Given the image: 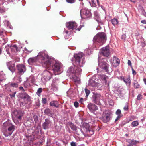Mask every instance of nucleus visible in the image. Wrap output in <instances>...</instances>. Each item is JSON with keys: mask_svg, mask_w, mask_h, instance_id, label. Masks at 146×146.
<instances>
[{"mask_svg": "<svg viewBox=\"0 0 146 146\" xmlns=\"http://www.w3.org/2000/svg\"><path fill=\"white\" fill-rule=\"evenodd\" d=\"M83 56V54L82 53L74 55L76 65L74 68H70V70L71 73L75 74L76 75H79L80 74L82 71L80 67L83 66L84 63L83 61L84 58Z\"/></svg>", "mask_w": 146, "mask_h": 146, "instance_id": "obj_1", "label": "nucleus"}, {"mask_svg": "<svg viewBox=\"0 0 146 146\" xmlns=\"http://www.w3.org/2000/svg\"><path fill=\"white\" fill-rule=\"evenodd\" d=\"M43 66L48 68L51 65V58L49 56L43 52H40L38 55Z\"/></svg>", "mask_w": 146, "mask_h": 146, "instance_id": "obj_2", "label": "nucleus"}, {"mask_svg": "<svg viewBox=\"0 0 146 146\" xmlns=\"http://www.w3.org/2000/svg\"><path fill=\"white\" fill-rule=\"evenodd\" d=\"M106 36L103 33H99L94 37L93 41L100 43V45H102L106 41Z\"/></svg>", "mask_w": 146, "mask_h": 146, "instance_id": "obj_3", "label": "nucleus"}, {"mask_svg": "<svg viewBox=\"0 0 146 146\" xmlns=\"http://www.w3.org/2000/svg\"><path fill=\"white\" fill-rule=\"evenodd\" d=\"M98 66L99 68L104 70L107 73L110 72V70L109 68L110 65L106 62L104 61L103 59L99 60H98Z\"/></svg>", "mask_w": 146, "mask_h": 146, "instance_id": "obj_4", "label": "nucleus"}, {"mask_svg": "<svg viewBox=\"0 0 146 146\" xmlns=\"http://www.w3.org/2000/svg\"><path fill=\"white\" fill-rule=\"evenodd\" d=\"M80 14L82 18H86L91 16V13L90 11L87 9H83L80 10Z\"/></svg>", "mask_w": 146, "mask_h": 146, "instance_id": "obj_5", "label": "nucleus"}, {"mask_svg": "<svg viewBox=\"0 0 146 146\" xmlns=\"http://www.w3.org/2000/svg\"><path fill=\"white\" fill-rule=\"evenodd\" d=\"M110 113L107 111H105L103 113L102 116V121L105 123H107L110 121Z\"/></svg>", "mask_w": 146, "mask_h": 146, "instance_id": "obj_6", "label": "nucleus"}, {"mask_svg": "<svg viewBox=\"0 0 146 146\" xmlns=\"http://www.w3.org/2000/svg\"><path fill=\"white\" fill-rule=\"evenodd\" d=\"M110 48L109 46H107L102 48L101 53L104 56L108 57L110 54Z\"/></svg>", "mask_w": 146, "mask_h": 146, "instance_id": "obj_7", "label": "nucleus"}, {"mask_svg": "<svg viewBox=\"0 0 146 146\" xmlns=\"http://www.w3.org/2000/svg\"><path fill=\"white\" fill-rule=\"evenodd\" d=\"M52 124V123L50 119L47 118L45 119V122L42 124V127L44 129H47L51 126Z\"/></svg>", "mask_w": 146, "mask_h": 146, "instance_id": "obj_8", "label": "nucleus"}, {"mask_svg": "<svg viewBox=\"0 0 146 146\" xmlns=\"http://www.w3.org/2000/svg\"><path fill=\"white\" fill-rule=\"evenodd\" d=\"M66 27L69 29H76L77 27L76 23L74 22H70L66 24Z\"/></svg>", "mask_w": 146, "mask_h": 146, "instance_id": "obj_9", "label": "nucleus"}, {"mask_svg": "<svg viewBox=\"0 0 146 146\" xmlns=\"http://www.w3.org/2000/svg\"><path fill=\"white\" fill-rule=\"evenodd\" d=\"M62 65L59 63H56L52 67L53 70L55 73L56 72L61 71Z\"/></svg>", "mask_w": 146, "mask_h": 146, "instance_id": "obj_10", "label": "nucleus"}, {"mask_svg": "<svg viewBox=\"0 0 146 146\" xmlns=\"http://www.w3.org/2000/svg\"><path fill=\"white\" fill-rule=\"evenodd\" d=\"M16 67L19 74H23L26 70L25 66L23 64H19L16 66Z\"/></svg>", "mask_w": 146, "mask_h": 146, "instance_id": "obj_11", "label": "nucleus"}, {"mask_svg": "<svg viewBox=\"0 0 146 146\" xmlns=\"http://www.w3.org/2000/svg\"><path fill=\"white\" fill-rule=\"evenodd\" d=\"M101 97L100 94H96L92 97V100L93 102L99 104L100 103V100Z\"/></svg>", "mask_w": 146, "mask_h": 146, "instance_id": "obj_12", "label": "nucleus"}, {"mask_svg": "<svg viewBox=\"0 0 146 146\" xmlns=\"http://www.w3.org/2000/svg\"><path fill=\"white\" fill-rule=\"evenodd\" d=\"M7 65L9 70L12 73L15 71V67L14 63L13 61H9L7 62Z\"/></svg>", "mask_w": 146, "mask_h": 146, "instance_id": "obj_13", "label": "nucleus"}, {"mask_svg": "<svg viewBox=\"0 0 146 146\" xmlns=\"http://www.w3.org/2000/svg\"><path fill=\"white\" fill-rule=\"evenodd\" d=\"M44 79L46 81H49L51 78L52 75L49 71L47 70H45L44 72Z\"/></svg>", "mask_w": 146, "mask_h": 146, "instance_id": "obj_14", "label": "nucleus"}, {"mask_svg": "<svg viewBox=\"0 0 146 146\" xmlns=\"http://www.w3.org/2000/svg\"><path fill=\"white\" fill-rule=\"evenodd\" d=\"M95 78L94 77H92L89 81L88 85L92 86L93 87H95L99 86V84L98 83L95 81L94 80Z\"/></svg>", "mask_w": 146, "mask_h": 146, "instance_id": "obj_15", "label": "nucleus"}, {"mask_svg": "<svg viewBox=\"0 0 146 146\" xmlns=\"http://www.w3.org/2000/svg\"><path fill=\"white\" fill-rule=\"evenodd\" d=\"M14 115L16 118L18 119L20 121L21 120V117L23 115V114L20 110H15L14 112Z\"/></svg>", "mask_w": 146, "mask_h": 146, "instance_id": "obj_16", "label": "nucleus"}, {"mask_svg": "<svg viewBox=\"0 0 146 146\" xmlns=\"http://www.w3.org/2000/svg\"><path fill=\"white\" fill-rule=\"evenodd\" d=\"M20 98L23 99H26L28 101H30L31 99L30 96L26 93H21L19 94Z\"/></svg>", "mask_w": 146, "mask_h": 146, "instance_id": "obj_17", "label": "nucleus"}, {"mask_svg": "<svg viewBox=\"0 0 146 146\" xmlns=\"http://www.w3.org/2000/svg\"><path fill=\"white\" fill-rule=\"evenodd\" d=\"M88 107L91 111H96L98 110V107L94 104L90 103L88 104Z\"/></svg>", "mask_w": 146, "mask_h": 146, "instance_id": "obj_18", "label": "nucleus"}, {"mask_svg": "<svg viewBox=\"0 0 146 146\" xmlns=\"http://www.w3.org/2000/svg\"><path fill=\"white\" fill-rule=\"evenodd\" d=\"M120 63L119 60L116 57L114 56L113 58V63L115 64L116 66H118Z\"/></svg>", "mask_w": 146, "mask_h": 146, "instance_id": "obj_19", "label": "nucleus"}, {"mask_svg": "<svg viewBox=\"0 0 146 146\" xmlns=\"http://www.w3.org/2000/svg\"><path fill=\"white\" fill-rule=\"evenodd\" d=\"M50 106H54L56 108L59 107V104L58 102L56 101H53L50 102L49 104Z\"/></svg>", "mask_w": 146, "mask_h": 146, "instance_id": "obj_20", "label": "nucleus"}, {"mask_svg": "<svg viewBox=\"0 0 146 146\" xmlns=\"http://www.w3.org/2000/svg\"><path fill=\"white\" fill-rule=\"evenodd\" d=\"M15 130V126L12 124H10L8 127V130L9 132H11L12 134L13 132Z\"/></svg>", "mask_w": 146, "mask_h": 146, "instance_id": "obj_21", "label": "nucleus"}, {"mask_svg": "<svg viewBox=\"0 0 146 146\" xmlns=\"http://www.w3.org/2000/svg\"><path fill=\"white\" fill-rule=\"evenodd\" d=\"M121 79L123 80L126 84L129 83L130 84L131 83V80L129 77H128L126 78H125L124 77H122Z\"/></svg>", "mask_w": 146, "mask_h": 146, "instance_id": "obj_22", "label": "nucleus"}, {"mask_svg": "<svg viewBox=\"0 0 146 146\" xmlns=\"http://www.w3.org/2000/svg\"><path fill=\"white\" fill-rule=\"evenodd\" d=\"M36 58L35 57L30 58L28 60V62L29 64H31L36 62Z\"/></svg>", "mask_w": 146, "mask_h": 146, "instance_id": "obj_23", "label": "nucleus"}, {"mask_svg": "<svg viewBox=\"0 0 146 146\" xmlns=\"http://www.w3.org/2000/svg\"><path fill=\"white\" fill-rule=\"evenodd\" d=\"M73 80L74 81L78 83H80V79L79 77L77 76H75L73 77Z\"/></svg>", "mask_w": 146, "mask_h": 146, "instance_id": "obj_24", "label": "nucleus"}, {"mask_svg": "<svg viewBox=\"0 0 146 146\" xmlns=\"http://www.w3.org/2000/svg\"><path fill=\"white\" fill-rule=\"evenodd\" d=\"M127 141L131 145H135L136 144L137 142V141L133 139L131 140V139H128L127 140Z\"/></svg>", "mask_w": 146, "mask_h": 146, "instance_id": "obj_25", "label": "nucleus"}, {"mask_svg": "<svg viewBox=\"0 0 146 146\" xmlns=\"http://www.w3.org/2000/svg\"><path fill=\"white\" fill-rule=\"evenodd\" d=\"M111 22L113 25H115L118 23V20L116 19H113L111 20Z\"/></svg>", "mask_w": 146, "mask_h": 146, "instance_id": "obj_26", "label": "nucleus"}, {"mask_svg": "<svg viewBox=\"0 0 146 146\" xmlns=\"http://www.w3.org/2000/svg\"><path fill=\"white\" fill-rule=\"evenodd\" d=\"M69 126L73 130H76L77 128L72 123H70Z\"/></svg>", "mask_w": 146, "mask_h": 146, "instance_id": "obj_27", "label": "nucleus"}, {"mask_svg": "<svg viewBox=\"0 0 146 146\" xmlns=\"http://www.w3.org/2000/svg\"><path fill=\"white\" fill-rule=\"evenodd\" d=\"M3 132L4 135L7 137L10 136L12 134L11 132H9L8 131H4L3 130Z\"/></svg>", "mask_w": 146, "mask_h": 146, "instance_id": "obj_28", "label": "nucleus"}, {"mask_svg": "<svg viewBox=\"0 0 146 146\" xmlns=\"http://www.w3.org/2000/svg\"><path fill=\"white\" fill-rule=\"evenodd\" d=\"M11 124L9 123L8 122H6L4 123L3 125L2 128L4 129L7 127H8Z\"/></svg>", "mask_w": 146, "mask_h": 146, "instance_id": "obj_29", "label": "nucleus"}, {"mask_svg": "<svg viewBox=\"0 0 146 146\" xmlns=\"http://www.w3.org/2000/svg\"><path fill=\"white\" fill-rule=\"evenodd\" d=\"M94 19L99 24H102L103 23L100 17H98L95 18Z\"/></svg>", "mask_w": 146, "mask_h": 146, "instance_id": "obj_30", "label": "nucleus"}, {"mask_svg": "<svg viewBox=\"0 0 146 146\" xmlns=\"http://www.w3.org/2000/svg\"><path fill=\"white\" fill-rule=\"evenodd\" d=\"M5 78L4 77V76L3 75L1 74L0 73V83L3 81L5 80Z\"/></svg>", "mask_w": 146, "mask_h": 146, "instance_id": "obj_31", "label": "nucleus"}, {"mask_svg": "<svg viewBox=\"0 0 146 146\" xmlns=\"http://www.w3.org/2000/svg\"><path fill=\"white\" fill-rule=\"evenodd\" d=\"M100 78L101 79L106 80L108 78V77L105 75L103 74L100 75Z\"/></svg>", "mask_w": 146, "mask_h": 146, "instance_id": "obj_32", "label": "nucleus"}, {"mask_svg": "<svg viewBox=\"0 0 146 146\" xmlns=\"http://www.w3.org/2000/svg\"><path fill=\"white\" fill-rule=\"evenodd\" d=\"M139 123L137 121H134L131 124L133 127L139 125Z\"/></svg>", "mask_w": 146, "mask_h": 146, "instance_id": "obj_33", "label": "nucleus"}, {"mask_svg": "<svg viewBox=\"0 0 146 146\" xmlns=\"http://www.w3.org/2000/svg\"><path fill=\"white\" fill-rule=\"evenodd\" d=\"M44 113L48 115L49 114H50L51 111L49 108H46L44 110Z\"/></svg>", "mask_w": 146, "mask_h": 146, "instance_id": "obj_34", "label": "nucleus"}, {"mask_svg": "<svg viewBox=\"0 0 146 146\" xmlns=\"http://www.w3.org/2000/svg\"><path fill=\"white\" fill-rule=\"evenodd\" d=\"M87 125V131H86L87 132H90V133H91V135H92L94 133L93 131H91L90 130L89 127V126L88 124H86Z\"/></svg>", "mask_w": 146, "mask_h": 146, "instance_id": "obj_35", "label": "nucleus"}, {"mask_svg": "<svg viewBox=\"0 0 146 146\" xmlns=\"http://www.w3.org/2000/svg\"><path fill=\"white\" fill-rule=\"evenodd\" d=\"M94 18H95L98 17H100L98 11H95L94 13Z\"/></svg>", "mask_w": 146, "mask_h": 146, "instance_id": "obj_36", "label": "nucleus"}, {"mask_svg": "<svg viewBox=\"0 0 146 146\" xmlns=\"http://www.w3.org/2000/svg\"><path fill=\"white\" fill-rule=\"evenodd\" d=\"M140 85L137 82L134 83V86L135 88H139Z\"/></svg>", "mask_w": 146, "mask_h": 146, "instance_id": "obj_37", "label": "nucleus"}, {"mask_svg": "<svg viewBox=\"0 0 146 146\" xmlns=\"http://www.w3.org/2000/svg\"><path fill=\"white\" fill-rule=\"evenodd\" d=\"M42 91V89L41 88H40L38 89L37 90V91L36 92V94L38 95V96H39V94H40L41 92Z\"/></svg>", "mask_w": 146, "mask_h": 146, "instance_id": "obj_38", "label": "nucleus"}, {"mask_svg": "<svg viewBox=\"0 0 146 146\" xmlns=\"http://www.w3.org/2000/svg\"><path fill=\"white\" fill-rule=\"evenodd\" d=\"M121 111L119 109H118L116 112V115H117L118 116H121Z\"/></svg>", "mask_w": 146, "mask_h": 146, "instance_id": "obj_39", "label": "nucleus"}, {"mask_svg": "<svg viewBox=\"0 0 146 146\" xmlns=\"http://www.w3.org/2000/svg\"><path fill=\"white\" fill-rule=\"evenodd\" d=\"M11 50H12L13 49H14L15 51V50H16V51L17 50V46L15 45H14L12 46H11Z\"/></svg>", "mask_w": 146, "mask_h": 146, "instance_id": "obj_40", "label": "nucleus"}, {"mask_svg": "<svg viewBox=\"0 0 146 146\" xmlns=\"http://www.w3.org/2000/svg\"><path fill=\"white\" fill-rule=\"evenodd\" d=\"M40 128V126H38L36 127V129L34 133L36 134H37L39 133V129Z\"/></svg>", "mask_w": 146, "mask_h": 146, "instance_id": "obj_41", "label": "nucleus"}, {"mask_svg": "<svg viewBox=\"0 0 146 146\" xmlns=\"http://www.w3.org/2000/svg\"><path fill=\"white\" fill-rule=\"evenodd\" d=\"M11 86L13 87H17L18 86V84L17 83H12L11 84Z\"/></svg>", "mask_w": 146, "mask_h": 146, "instance_id": "obj_42", "label": "nucleus"}, {"mask_svg": "<svg viewBox=\"0 0 146 146\" xmlns=\"http://www.w3.org/2000/svg\"><path fill=\"white\" fill-rule=\"evenodd\" d=\"M85 90L86 94V96H88L90 93V92L88 89L86 88L85 89Z\"/></svg>", "mask_w": 146, "mask_h": 146, "instance_id": "obj_43", "label": "nucleus"}, {"mask_svg": "<svg viewBox=\"0 0 146 146\" xmlns=\"http://www.w3.org/2000/svg\"><path fill=\"white\" fill-rule=\"evenodd\" d=\"M42 102L43 104H45L46 103L47 100L46 98H43L42 99Z\"/></svg>", "mask_w": 146, "mask_h": 146, "instance_id": "obj_44", "label": "nucleus"}, {"mask_svg": "<svg viewBox=\"0 0 146 146\" xmlns=\"http://www.w3.org/2000/svg\"><path fill=\"white\" fill-rule=\"evenodd\" d=\"M16 93V92H14L12 94H10V95L11 96V98L14 97L15 96V95Z\"/></svg>", "mask_w": 146, "mask_h": 146, "instance_id": "obj_45", "label": "nucleus"}, {"mask_svg": "<svg viewBox=\"0 0 146 146\" xmlns=\"http://www.w3.org/2000/svg\"><path fill=\"white\" fill-rule=\"evenodd\" d=\"M126 36L125 34H123L121 36V39L123 40H125V38H126Z\"/></svg>", "mask_w": 146, "mask_h": 146, "instance_id": "obj_46", "label": "nucleus"}, {"mask_svg": "<svg viewBox=\"0 0 146 146\" xmlns=\"http://www.w3.org/2000/svg\"><path fill=\"white\" fill-rule=\"evenodd\" d=\"M138 100H140L142 98V95L141 94H139L137 98Z\"/></svg>", "mask_w": 146, "mask_h": 146, "instance_id": "obj_47", "label": "nucleus"}, {"mask_svg": "<svg viewBox=\"0 0 146 146\" xmlns=\"http://www.w3.org/2000/svg\"><path fill=\"white\" fill-rule=\"evenodd\" d=\"M79 103L77 102H75L74 103V106L76 107L77 108L78 107Z\"/></svg>", "mask_w": 146, "mask_h": 146, "instance_id": "obj_48", "label": "nucleus"}, {"mask_svg": "<svg viewBox=\"0 0 146 146\" xmlns=\"http://www.w3.org/2000/svg\"><path fill=\"white\" fill-rule=\"evenodd\" d=\"M33 118L34 119L35 121H38V118L37 116L36 115H34L33 116Z\"/></svg>", "mask_w": 146, "mask_h": 146, "instance_id": "obj_49", "label": "nucleus"}, {"mask_svg": "<svg viewBox=\"0 0 146 146\" xmlns=\"http://www.w3.org/2000/svg\"><path fill=\"white\" fill-rule=\"evenodd\" d=\"M131 69L132 71V73L133 74V75H135L136 74V72L133 69V67L131 68Z\"/></svg>", "mask_w": 146, "mask_h": 146, "instance_id": "obj_50", "label": "nucleus"}, {"mask_svg": "<svg viewBox=\"0 0 146 146\" xmlns=\"http://www.w3.org/2000/svg\"><path fill=\"white\" fill-rule=\"evenodd\" d=\"M128 64L130 66L131 68L132 67V66L131 65V62L129 60H128Z\"/></svg>", "mask_w": 146, "mask_h": 146, "instance_id": "obj_51", "label": "nucleus"}, {"mask_svg": "<svg viewBox=\"0 0 146 146\" xmlns=\"http://www.w3.org/2000/svg\"><path fill=\"white\" fill-rule=\"evenodd\" d=\"M70 145L71 146H76V143L73 142H71Z\"/></svg>", "mask_w": 146, "mask_h": 146, "instance_id": "obj_52", "label": "nucleus"}, {"mask_svg": "<svg viewBox=\"0 0 146 146\" xmlns=\"http://www.w3.org/2000/svg\"><path fill=\"white\" fill-rule=\"evenodd\" d=\"M123 109L125 110H128V106L126 105L123 108Z\"/></svg>", "mask_w": 146, "mask_h": 146, "instance_id": "obj_53", "label": "nucleus"}, {"mask_svg": "<svg viewBox=\"0 0 146 146\" xmlns=\"http://www.w3.org/2000/svg\"><path fill=\"white\" fill-rule=\"evenodd\" d=\"M66 1L67 2L70 3H73L74 1V0H66Z\"/></svg>", "mask_w": 146, "mask_h": 146, "instance_id": "obj_54", "label": "nucleus"}, {"mask_svg": "<svg viewBox=\"0 0 146 146\" xmlns=\"http://www.w3.org/2000/svg\"><path fill=\"white\" fill-rule=\"evenodd\" d=\"M121 117V116H118L116 119L115 120V122H116Z\"/></svg>", "mask_w": 146, "mask_h": 146, "instance_id": "obj_55", "label": "nucleus"}, {"mask_svg": "<svg viewBox=\"0 0 146 146\" xmlns=\"http://www.w3.org/2000/svg\"><path fill=\"white\" fill-rule=\"evenodd\" d=\"M19 89L20 90H21L22 91L24 92L25 91V90L24 89L23 87L21 86L19 88Z\"/></svg>", "mask_w": 146, "mask_h": 146, "instance_id": "obj_56", "label": "nucleus"}, {"mask_svg": "<svg viewBox=\"0 0 146 146\" xmlns=\"http://www.w3.org/2000/svg\"><path fill=\"white\" fill-rule=\"evenodd\" d=\"M18 80L19 82H20L21 81V78L20 77H18Z\"/></svg>", "mask_w": 146, "mask_h": 146, "instance_id": "obj_57", "label": "nucleus"}, {"mask_svg": "<svg viewBox=\"0 0 146 146\" xmlns=\"http://www.w3.org/2000/svg\"><path fill=\"white\" fill-rule=\"evenodd\" d=\"M141 22L143 24H146V21L145 20L141 21Z\"/></svg>", "mask_w": 146, "mask_h": 146, "instance_id": "obj_58", "label": "nucleus"}, {"mask_svg": "<svg viewBox=\"0 0 146 146\" xmlns=\"http://www.w3.org/2000/svg\"><path fill=\"white\" fill-rule=\"evenodd\" d=\"M51 86H52V88H53L54 87H55V88H56V89H57V88H56V86H55V85H54V84H51Z\"/></svg>", "mask_w": 146, "mask_h": 146, "instance_id": "obj_59", "label": "nucleus"}, {"mask_svg": "<svg viewBox=\"0 0 146 146\" xmlns=\"http://www.w3.org/2000/svg\"><path fill=\"white\" fill-rule=\"evenodd\" d=\"M143 81H144V83L146 85V78H144V79H143Z\"/></svg>", "mask_w": 146, "mask_h": 146, "instance_id": "obj_60", "label": "nucleus"}, {"mask_svg": "<svg viewBox=\"0 0 146 146\" xmlns=\"http://www.w3.org/2000/svg\"><path fill=\"white\" fill-rule=\"evenodd\" d=\"M64 32L66 33V34H68V31L67 30L64 31Z\"/></svg>", "mask_w": 146, "mask_h": 146, "instance_id": "obj_61", "label": "nucleus"}, {"mask_svg": "<svg viewBox=\"0 0 146 146\" xmlns=\"http://www.w3.org/2000/svg\"><path fill=\"white\" fill-rule=\"evenodd\" d=\"M130 1L133 2H135L136 1V0H130Z\"/></svg>", "mask_w": 146, "mask_h": 146, "instance_id": "obj_62", "label": "nucleus"}, {"mask_svg": "<svg viewBox=\"0 0 146 146\" xmlns=\"http://www.w3.org/2000/svg\"><path fill=\"white\" fill-rule=\"evenodd\" d=\"M1 48H0V54H1Z\"/></svg>", "mask_w": 146, "mask_h": 146, "instance_id": "obj_63", "label": "nucleus"}, {"mask_svg": "<svg viewBox=\"0 0 146 146\" xmlns=\"http://www.w3.org/2000/svg\"><path fill=\"white\" fill-rule=\"evenodd\" d=\"M83 100V99L82 98H81V99H80V101L81 102L82 100Z\"/></svg>", "mask_w": 146, "mask_h": 146, "instance_id": "obj_64", "label": "nucleus"}]
</instances>
